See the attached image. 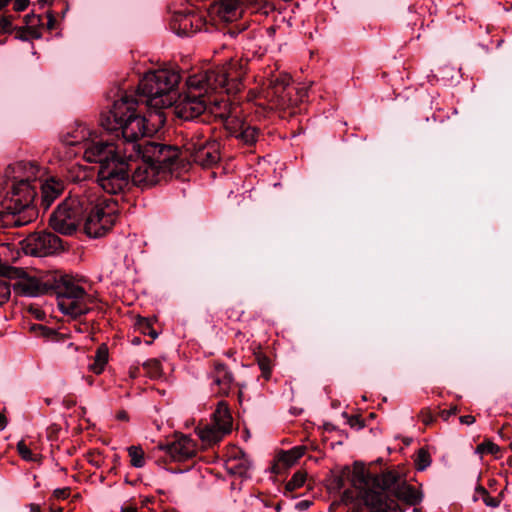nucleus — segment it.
Wrapping results in <instances>:
<instances>
[{"instance_id":"39","label":"nucleus","mask_w":512,"mask_h":512,"mask_svg":"<svg viewBox=\"0 0 512 512\" xmlns=\"http://www.w3.org/2000/svg\"><path fill=\"white\" fill-rule=\"evenodd\" d=\"M250 467H251V463H250V461H249V460H247V459H244V460L240 463L239 467H237L236 465H234V466H231V467H230V470H231L233 473H235V474L237 473V474H239V475H246V473L248 472V470L250 469Z\"/></svg>"},{"instance_id":"23","label":"nucleus","mask_w":512,"mask_h":512,"mask_svg":"<svg viewBox=\"0 0 512 512\" xmlns=\"http://www.w3.org/2000/svg\"><path fill=\"white\" fill-rule=\"evenodd\" d=\"M218 428L227 434L232 429V416L227 404L223 401L219 402L213 414V422Z\"/></svg>"},{"instance_id":"47","label":"nucleus","mask_w":512,"mask_h":512,"mask_svg":"<svg viewBox=\"0 0 512 512\" xmlns=\"http://www.w3.org/2000/svg\"><path fill=\"white\" fill-rule=\"evenodd\" d=\"M30 512H41V508L38 504H30Z\"/></svg>"},{"instance_id":"54","label":"nucleus","mask_w":512,"mask_h":512,"mask_svg":"<svg viewBox=\"0 0 512 512\" xmlns=\"http://www.w3.org/2000/svg\"><path fill=\"white\" fill-rule=\"evenodd\" d=\"M9 2V0H0V10L6 6V4Z\"/></svg>"},{"instance_id":"58","label":"nucleus","mask_w":512,"mask_h":512,"mask_svg":"<svg viewBox=\"0 0 512 512\" xmlns=\"http://www.w3.org/2000/svg\"><path fill=\"white\" fill-rule=\"evenodd\" d=\"M510 449L512 450V442L510 443Z\"/></svg>"},{"instance_id":"17","label":"nucleus","mask_w":512,"mask_h":512,"mask_svg":"<svg viewBox=\"0 0 512 512\" xmlns=\"http://www.w3.org/2000/svg\"><path fill=\"white\" fill-rule=\"evenodd\" d=\"M362 504L349 512H388L391 505L379 491H359Z\"/></svg>"},{"instance_id":"29","label":"nucleus","mask_w":512,"mask_h":512,"mask_svg":"<svg viewBox=\"0 0 512 512\" xmlns=\"http://www.w3.org/2000/svg\"><path fill=\"white\" fill-rule=\"evenodd\" d=\"M258 134L259 132L256 127L242 123L240 126V131L236 134V137L243 141L245 144L252 145L257 141Z\"/></svg>"},{"instance_id":"51","label":"nucleus","mask_w":512,"mask_h":512,"mask_svg":"<svg viewBox=\"0 0 512 512\" xmlns=\"http://www.w3.org/2000/svg\"><path fill=\"white\" fill-rule=\"evenodd\" d=\"M117 417H118V419L125 420V419H127V414H126V412H120L117 415Z\"/></svg>"},{"instance_id":"9","label":"nucleus","mask_w":512,"mask_h":512,"mask_svg":"<svg viewBox=\"0 0 512 512\" xmlns=\"http://www.w3.org/2000/svg\"><path fill=\"white\" fill-rule=\"evenodd\" d=\"M128 161L132 159H114L111 163L99 166L97 182L105 192L117 194L128 185Z\"/></svg>"},{"instance_id":"16","label":"nucleus","mask_w":512,"mask_h":512,"mask_svg":"<svg viewBox=\"0 0 512 512\" xmlns=\"http://www.w3.org/2000/svg\"><path fill=\"white\" fill-rule=\"evenodd\" d=\"M170 458L174 461H185L196 455L197 445L196 442L187 435H176L175 439L165 446H160Z\"/></svg>"},{"instance_id":"13","label":"nucleus","mask_w":512,"mask_h":512,"mask_svg":"<svg viewBox=\"0 0 512 512\" xmlns=\"http://www.w3.org/2000/svg\"><path fill=\"white\" fill-rule=\"evenodd\" d=\"M291 78L287 74L274 75L269 79L267 87L261 92L271 109H285L291 105L290 85Z\"/></svg>"},{"instance_id":"11","label":"nucleus","mask_w":512,"mask_h":512,"mask_svg":"<svg viewBox=\"0 0 512 512\" xmlns=\"http://www.w3.org/2000/svg\"><path fill=\"white\" fill-rule=\"evenodd\" d=\"M83 158L90 163H99L100 166L111 163L117 159H127L124 157L122 148L118 142H108L98 139L95 134L92 139L86 142L83 149Z\"/></svg>"},{"instance_id":"19","label":"nucleus","mask_w":512,"mask_h":512,"mask_svg":"<svg viewBox=\"0 0 512 512\" xmlns=\"http://www.w3.org/2000/svg\"><path fill=\"white\" fill-rule=\"evenodd\" d=\"M211 379L212 383L218 387V394L228 395L232 388L234 377L226 365L215 362L211 372Z\"/></svg>"},{"instance_id":"24","label":"nucleus","mask_w":512,"mask_h":512,"mask_svg":"<svg viewBox=\"0 0 512 512\" xmlns=\"http://www.w3.org/2000/svg\"><path fill=\"white\" fill-rule=\"evenodd\" d=\"M218 13L225 21H232L240 15L239 0H221Z\"/></svg>"},{"instance_id":"5","label":"nucleus","mask_w":512,"mask_h":512,"mask_svg":"<svg viewBox=\"0 0 512 512\" xmlns=\"http://www.w3.org/2000/svg\"><path fill=\"white\" fill-rule=\"evenodd\" d=\"M89 195L90 205L85 211L83 230L90 238H100L106 235L117 220L116 203L100 199L95 193L86 191Z\"/></svg>"},{"instance_id":"1","label":"nucleus","mask_w":512,"mask_h":512,"mask_svg":"<svg viewBox=\"0 0 512 512\" xmlns=\"http://www.w3.org/2000/svg\"><path fill=\"white\" fill-rule=\"evenodd\" d=\"M243 75L241 64L231 60L221 67L189 76L188 92L181 95L175 102L174 114L183 120H193L209 109L211 113L222 119L233 118L236 115L235 107L224 99H215L212 102L206 94L217 91L230 94L239 91Z\"/></svg>"},{"instance_id":"43","label":"nucleus","mask_w":512,"mask_h":512,"mask_svg":"<svg viewBox=\"0 0 512 512\" xmlns=\"http://www.w3.org/2000/svg\"><path fill=\"white\" fill-rule=\"evenodd\" d=\"M29 3H30L29 0H15L14 10L15 11H23L28 7Z\"/></svg>"},{"instance_id":"56","label":"nucleus","mask_w":512,"mask_h":512,"mask_svg":"<svg viewBox=\"0 0 512 512\" xmlns=\"http://www.w3.org/2000/svg\"><path fill=\"white\" fill-rule=\"evenodd\" d=\"M42 5L46 4L47 0H38Z\"/></svg>"},{"instance_id":"33","label":"nucleus","mask_w":512,"mask_h":512,"mask_svg":"<svg viewBox=\"0 0 512 512\" xmlns=\"http://www.w3.org/2000/svg\"><path fill=\"white\" fill-rule=\"evenodd\" d=\"M306 472L297 471L293 474L292 478L287 482L286 489L289 491H293L302 487L306 481Z\"/></svg>"},{"instance_id":"28","label":"nucleus","mask_w":512,"mask_h":512,"mask_svg":"<svg viewBox=\"0 0 512 512\" xmlns=\"http://www.w3.org/2000/svg\"><path fill=\"white\" fill-rule=\"evenodd\" d=\"M25 27L32 38L38 39L42 36V19L39 15L31 14L25 16Z\"/></svg>"},{"instance_id":"53","label":"nucleus","mask_w":512,"mask_h":512,"mask_svg":"<svg viewBox=\"0 0 512 512\" xmlns=\"http://www.w3.org/2000/svg\"><path fill=\"white\" fill-rule=\"evenodd\" d=\"M356 423H360L359 418L355 417L350 420L351 426H354Z\"/></svg>"},{"instance_id":"21","label":"nucleus","mask_w":512,"mask_h":512,"mask_svg":"<svg viewBox=\"0 0 512 512\" xmlns=\"http://www.w3.org/2000/svg\"><path fill=\"white\" fill-rule=\"evenodd\" d=\"M15 294L25 297H36L44 292L39 280L32 277H21L14 285Z\"/></svg>"},{"instance_id":"34","label":"nucleus","mask_w":512,"mask_h":512,"mask_svg":"<svg viewBox=\"0 0 512 512\" xmlns=\"http://www.w3.org/2000/svg\"><path fill=\"white\" fill-rule=\"evenodd\" d=\"M500 451V448L497 444L490 440H486L479 444L476 447L475 452L477 454L483 455V454H497Z\"/></svg>"},{"instance_id":"10","label":"nucleus","mask_w":512,"mask_h":512,"mask_svg":"<svg viewBox=\"0 0 512 512\" xmlns=\"http://www.w3.org/2000/svg\"><path fill=\"white\" fill-rule=\"evenodd\" d=\"M142 157L146 161L152 162L168 175L176 164L179 151L176 147L157 142L145 141L140 147V154L134 158Z\"/></svg>"},{"instance_id":"55","label":"nucleus","mask_w":512,"mask_h":512,"mask_svg":"<svg viewBox=\"0 0 512 512\" xmlns=\"http://www.w3.org/2000/svg\"><path fill=\"white\" fill-rule=\"evenodd\" d=\"M0 274H7V268L6 267L1 268L0 269Z\"/></svg>"},{"instance_id":"20","label":"nucleus","mask_w":512,"mask_h":512,"mask_svg":"<svg viewBox=\"0 0 512 512\" xmlns=\"http://www.w3.org/2000/svg\"><path fill=\"white\" fill-rule=\"evenodd\" d=\"M64 190V183L55 178L47 179L41 184V204L45 209H48L50 205L58 198Z\"/></svg>"},{"instance_id":"35","label":"nucleus","mask_w":512,"mask_h":512,"mask_svg":"<svg viewBox=\"0 0 512 512\" xmlns=\"http://www.w3.org/2000/svg\"><path fill=\"white\" fill-rule=\"evenodd\" d=\"M476 493L482 498L486 506L496 508L500 505L501 500L489 495L487 490L483 487H478Z\"/></svg>"},{"instance_id":"12","label":"nucleus","mask_w":512,"mask_h":512,"mask_svg":"<svg viewBox=\"0 0 512 512\" xmlns=\"http://www.w3.org/2000/svg\"><path fill=\"white\" fill-rule=\"evenodd\" d=\"M183 148L190 154L193 161L201 166H211L220 159V145L217 141L203 139L200 134H194Z\"/></svg>"},{"instance_id":"22","label":"nucleus","mask_w":512,"mask_h":512,"mask_svg":"<svg viewBox=\"0 0 512 512\" xmlns=\"http://www.w3.org/2000/svg\"><path fill=\"white\" fill-rule=\"evenodd\" d=\"M394 494L399 500L411 506L419 504L423 499L422 492L407 483L398 484L394 489Z\"/></svg>"},{"instance_id":"4","label":"nucleus","mask_w":512,"mask_h":512,"mask_svg":"<svg viewBox=\"0 0 512 512\" xmlns=\"http://www.w3.org/2000/svg\"><path fill=\"white\" fill-rule=\"evenodd\" d=\"M180 81L178 72L158 69L144 75L138 85V97H144L147 106L162 109L172 106L171 93Z\"/></svg>"},{"instance_id":"30","label":"nucleus","mask_w":512,"mask_h":512,"mask_svg":"<svg viewBox=\"0 0 512 512\" xmlns=\"http://www.w3.org/2000/svg\"><path fill=\"white\" fill-rule=\"evenodd\" d=\"M131 465L135 468H141L145 465L144 451L139 446H130L128 448Z\"/></svg>"},{"instance_id":"46","label":"nucleus","mask_w":512,"mask_h":512,"mask_svg":"<svg viewBox=\"0 0 512 512\" xmlns=\"http://www.w3.org/2000/svg\"><path fill=\"white\" fill-rule=\"evenodd\" d=\"M54 23H55V19L53 18V16L51 14H47V28L49 30L53 29L54 27Z\"/></svg>"},{"instance_id":"8","label":"nucleus","mask_w":512,"mask_h":512,"mask_svg":"<svg viewBox=\"0 0 512 512\" xmlns=\"http://www.w3.org/2000/svg\"><path fill=\"white\" fill-rule=\"evenodd\" d=\"M397 481L398 476L393 471L372 475L363 465L358 463L354 464L351 474V483L356 489L362 493L365 491H379L390 505L391 503L388 501L385 491L394 490L398 485Z\"/></svg>"},{"instance_id":"14","label":"nucleus","mask_w":512,"mask_h":512,"mask_svg":"<svg viewBox=\"0 0 512 512\" xmlns=\"http://www.w3.org/2000/svg\"><path fill=\"white\" fill-rule=\"evenodd\" d=\"M27 255L43 257L55 253L61 248V239L51 232L30 234L21 242Z\"/></svg>"},{"instance_id":"15","label":"nucleus","mask_w":512,"mask_h":512,"mask_svg":"<svg viewBox=\"0 0 512 512\" xmlns=\"http://www.w3.org/2000/svg\"><path fill=\"white\" fill-rule=\"evenodd\" d=\"M135 161L134 171L132 173V182L142 188L146 189L156 185L167 177L163 170L152 162L146 161L142 157L133 158Z\"/></svg>"},{"instance_id":"27","label":"nucleus","mask_w":512,"mask_h":512,"mask_svg":"<svg viewBox=\"0 0 512 512\" xmlns=\"http://www.w3.org/2000/svg\"><path fill=\"white\" fill-rule=\"evenodd\" d=\"M108 361V349L105 345H101L98 347L94 362L89 365V368L95 374H100L103 372L104 367Z\"/></svg>"},{"instance_id":"44","label":"nucleus","mask_w":512,"mask_h":512,"mask_svg":"<svg viewBox=\"0 0 512 512\" xmlns=\"http://www.w3.org/2000/svg\"><path fill=\"white\" fill-rule=\"evenodd\" d=\"M54 495H55L56 498L64 499V498L69 496V489H67V488L56 489L54 491Z\"/></svg>"},{"instance_id":"57","label":"nucleus","mask_w":512,"mask_h":512,"mask_svg":"<svg viewBox=\"0 0 512 512\" xmlns=\"http://www.w3.org/2000/svg\"><path fill=\"white\" fill-rule=\"evenodd\" d=\"M133 343H139V339L138 338L134 339Z\"/></svg>"},{"instance_id":"3","label":"nucleus","mask_w":512,"mask_h":512,"mask_svg":"<svg viewBox=\"0 0 512 512\" xmlns=\"http://www.w3.org/2000/svg\"><path fill=\"white\" fill-rule=\"evenodd\" d=\"M139 100L127 94L113 103L109 112L101 117V126L110 132H120L122 137L117 140L122 148L124 157L133 159L140 154V141L156 132L157 126L164 123L162 113H150L151 125L147 119L136 113V106Z\"/></svg>"},{"instance_id":"31","label":"nucleus","mask_w":512,"mask_h":512,"mask_svg":"<svg viewBox=\"0 0 512 512\" xmlns=\"http://www.w3.org/2000/svg\"><path fill=\"white\" fill-rule=\"evenodd\" d=\"M143 368L146 370L150 378L157 379L162 375L161 363L157 359H150L143 363Z\"/></svg>"},{"instance_id":"18","label":"nucleus","mask_w":512,"mask_h":512,"mask_svg":"<svg viewBox=\"0 0 512 512\" xmlns=\"http://www.w3.org/2000/svg\"><path fill=\"white\" fill-rule=\"evenodd\" d=\"M89 127L84 124H77L70 132L62 137V144L77 148L73 152L76 155L79 151H83L86 142L90 141L95 135Z\"/></svg>"},{"instance_id":"48","label":"nucleus","mask_w":512,"mask_h":512,"mask_svg":"<svg viewBox=\"0 0 512 512\" xmlns=\"http://www.w3.org/2000/svg\"><path fill=\"white\" fill-rule=\"evenodd\" d=\"M5 426H6V418L2 413H0V430L4 429Z\"/></svg>"},{"instance_id":"49","label":"nucleus","mask_w":512,"mask_h":512,"mask_svg":"<svg viewBox=\"0 0 512 512\" xmlns=\"http://www.w3.org/2000/svg\"><path fill=\"white\" fill-rule=\"evenodd\" d=\"M121 512H137V509L133 506L122 507Z\"/></svg>"},{"instance_id":"38","label":"nucleus","mask_w":512,"mask_h":512,"mask_svg":"<svg viewBox=\"0 0 512 512\" xmlns=\"http://www.w3.org/2000/svg\"><path fill=\"white\" fill-rule=\"evenodd\" d=\"M138 325L144 334H148V335L152 336L153 338L157 337V333L151 328V324H150L149 320H147L145 318H141L138 321Z\"/></svg>"},{"instance_id":"40","label":"nucleus","mask_w":512,"mask_h":512,"mask_svg":"<svg viewBox=\"0 0 512 512\" xmlns=\"http://www.w3.org/2000/svg\"><path fill=\"white\" fill-rule=\"evenodd\" d=\"M259 367L262 371V375L268 379L270 377V373H271V368H270V363H269V360L267 358H262L259 360Z\"/></svg>"},{"instance_id":"37","label":"nucleus","mask_w":512,"mask_h":512,"mask_svg":"<svg viewBox=\"0 0 512 512\" xmlns=\"http://www.w3.org/2000/svg\"><path fill=\"white\" fill-rule=\"evenodd\" d=\"M11 296V287L8 281L0 279V306L5 304Z\"/></svg>"},{"instance_id":"52","label":"nucleus","mask_w":512,"mask_h":512,"mask_svg":"<svg viewBox=\"0 0 512 512\" xmlns=\"http://www.w3.org/2000/svg\"><path fill=\"white\" fill-rule=\"evenodd\" d=\"M309 504H310L309 502L304 501V502H300V503H298V505H297V506H298V507H301V508H305V507H308V506H309Z\"/></svg>"},{"instance_id":"6","label":"nucleus","mask_w":512,"mask_h":512,"mask_svg":"<svg viewBox=\"0 0 512 512\" xmlns=\"http://www.w3.org/2000/svg\"><path fill=\"white\" fill-rule=\"evenodd\" d=\"M89 205V195L86 191L67 197L50 216L51 228L64 235L73 234L83 223L85 211Z\"/></svg>"},{"instance_id":"36","label":"nucleus","mask_w":512,"mask_h":512,"mask_svg":"<svg viewBox=\"0 0 512 512\" xmlns=\"http://www.w3.org/2000/svg\"><path fill=\"white\" fill-rule=\"evenodd\" d=\"M17 450L20 456L27 461H36L37 456L32 453V451L28 448L25 442L19 441L17 444Z\"/></svg>"},{"instance_id":"25","label":"nucleus","mask_w":512,"mask_h":512,"mask_svg":"<svg viewBox=\"0 0 512 512\" xmlns=\"http://www.w3.org/2000/svg\"><path fill=\"white\" fill-rule=\"evenodd\" d=\"M226 434V432L222 431V429L218 428L214 423L208 424L198 431L199 438L207 444L220 441Z\"/></svg>"},{"instance_id":"7","label":"nucleus","mask_w":512,"mask_h":512,"mask_svg":"<svg viewBox=\"0 0 512 512\" xmlns=\"http://www.w3.org/2000/svg\"><path fill=\"white\" fill-rule=\"evenodd\" d=\"M57 302L63 314L77 318L90 311L93 298L77 281L65 277L58 285Z\"/></svg>"},{"instance_id":"50","label":"nucleus","mask_w":512,"mask_h":512,"mask_svg":"<svg viewBox=\"0 0 512 512\" xmlns=\"http://www.w3.org/2000/svg\"><path fill=\"white\" fill-rule=\"evenodd\" d=\"M457 413V408L453 407L450 410L447 411V416L455 415Z\"/></svg>"},{"instance_id":"41","label":"nucleus","mask_w":512,"mask_h":512,"mask_svg":"<svg viewBox=\"0 0 512 512\" xmlns=\"http://www.w3.org/2000/svg\"><path fill=\"white\" fill-rule=\"evenodd\" d=\"M0 30L3 33H11L14 30L13 26H12V22L9 18L2 17L0 19Z\"/></svg>"},{"instance_id":"26","label":"nucleus","mask_w":512,"mask_h":512,"mask_svg":"<svg viewBox=\"0 0 512 512\" xmlns=\"http://www.w3.org/2000/svg\"><path fill=\"white\" fill-rule=\"evenodd\" d=\"M305 453V448L302 446L294 447L290 450L283 451L278 455V461L284 466H292L298 459Z\"/></svg>"},{"instance_id":"2","label":"nucleus","mask_w":512,"mask_h":512,"mask_svg":"<svg viewBox=\"0 0 512 512\" xmlns=\"http://www.w3.org/2000/svg\"><path fill=\"white\" fill-rule=\"evenodd\" d=\"M40 167L32 161H18L4 171L6 195L0 211V229L22 227L34 221L38 212L33 205L37 194Z\"/></svg>"},{"instance_id":"45","label":"nucleus","mask_w":512,"mask_h":512,"mask_svg":"<svg viewBox=\"0 0 512 512\" xmlns=\"http://www.w3.org/2000/svg\"><path fill=\"white\" fill-rule=\"evenodd\" d=\"M460 422L465 425H471L475 422V417L472 415H464L460 417Z\"/></svg>"},{"instance_id":"32","label":"nucleus","mask_w":512,"mask_h":512,"mask_svg":"<svg viewBox=\"0 0 512 512\" xmlns=\"http://www.w3.org/2000/svg\"><path fill=\"white\" fill-rule=\"evenodd\" d=\"M431 464V457L428 451L424 448H421L417 452V456L415 459V466L417 470L423 471Z\"/></svg>"},{"instance_id":"42","label":"nucleus","mask_w":512,"mask_h":512,"mask_svg":"<svg viewBox=\"0 0 512 512\" xmlns=\"http://www.w3.org/2000/svg\"><path fill=\"white\" fill-rule=\"evenodd\" d=\"M15 38L24 41L33 39L32 36H30V33H28L26 27H20L15 29Z\"/></svg>"}]
</instances>
